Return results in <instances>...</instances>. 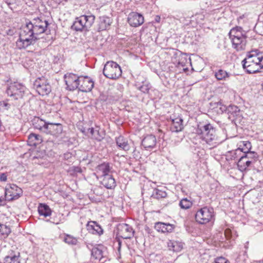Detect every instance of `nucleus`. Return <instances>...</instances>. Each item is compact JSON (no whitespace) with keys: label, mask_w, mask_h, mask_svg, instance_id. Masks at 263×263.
<instances>
[{"label":"nucleus","mask_w":263,"mask_h":263,"mask_svg":"<svg viewBox=\"0 0 263 263\" xmlns=\"http://www.w3.org/2000/svg\"><path fill=\"white\" fill-rule=\"evenodd\" d=\"M49 24L43 17L34 18L21 29L18 39L16 42V46L19 49H25L33 45L37 39L36 35L44 33Z\"/></svg>","instance_id":"1"},{"label":"nucleus","mask_w":263,"mask_h":263,"mask_svg":"<svg viewBox=\"0 0 263 263\" xmlns=\"http://www.w3.org/2000/svg\"><path fill=\"white\" fill-rule=\"evenodd\" d=\"M196 132L202 144L206 145V147L210 149L216 147L221 142L215 128L211 124L198 125Z\"/></svg>","instance_id":"2"},{"label":"nucleus","mask_w":263,"mask_h":263,"mask_svg":"<svg viewBox=\"0 0 263 263\" xmlns=\"http://www.w3.org/2000/svg\"><path fill=\"white\" fill-rule=\"evenodd\" d=\"M243 69L248 73L259 72L263 68V52L252 51L247 54L246 58L242 61Z\"/></svg>","instance_id":"3"},{"label":"nucleus","mask_w":263,"mask_h":263,"mask_svg":"<svg viewBox=\"0 0 263 263\" xmlns=\"http://www.w3.org/2000/svg\"><path fill=\"white\" fill-rule=\"evenodd\" d=\"M232 47L237 51L245 50L247 45L246 32L241 27L236 26L231 29L229 33Z\"/></svg>","instance_id":"4"},{"label":"nucleus","mask_w":263,"mask_h":263,"mask_svg":"<svg viewBox=\"0 0 263 263\" xmlns=\"http://www.w3.org/2000/svg\"><path fill=\"white\" fill-rule=\"evenodd\" d=\"M215 217L214 209L210 206H205L197 211L195 219L198 223L205 224L209 222H213L215 220Z\"/></svg>","instance_id":"5"},{"label":"nucleus","mask_w":263,"mask_h":263,"mask_svg":"<svg viewBox=\"0 0 263 263\" xmlns=\"http://www.w3.org/2000/svg\"><path fill=\"white\" fill-rule=\"evenodd\" d=\"M27 88L25 85L18 82L10 83L7 86L6 93L12 99L17 100L23 98Z\"/></svg>","instance_id":"6"},{"label":"nucleus","mask_w":263,"mask_h":263,"mask_svg":"<svg viewBox=\"0 0 263 263\" xmlns=\"http://www.w3.org/2000/svg\"><path fill=\"white\" fill-rule=\"evenodd\" d=\"M103 73L105 77L110 79H116L122 74L120 66L114 61H108L104 66Z\"/></svg>","instance_id":"7"},{"label":"nucleus","mask_w":263,"mask_h":263,"mask_svg":"<svg viewBox=\"0 0 263 263\" xmlns=\"http://www.w3.org/2000/svg\"><path fill=\"white\" fill-rule=\"evenodd\" d=\"M33 86L38 93L43 96L48 95L51 91V85L44 77L36 79Z\"/></svg>","instance_id":"8"},{"label":"nucleus","mask_w":263,"mask_h":263,"mask_svg":"<svg viewBox=\"0 0 263 263\" xmlns=\"http://www.w3.org/2000/svg\"><path fill=\"white\" fill-rule=\"evenodd\" d=\"M22 194V189L14 184H8L5 187V196L8 200L17 199Z\"/></svg>","instance_id":"9"},{"label":"nucleus","mask_w":263,"mask_h":263,"mask_svg":"<svg viewBox=\"0 0 263 263\" xmlns=\"http://www.w3.org/2000/svg\"><path fill=\"white\" fill-rule=\"evenodd\" d=\"M81 76L79 77L72 73L65 74L64 80L67 88L69 90H74L78 88L81 82Z\"/></svg>","instance_id":"10"},{"label":"nucleus","mask_w":263,"mask_h":263,"mask_svg":"<svg viewBox=\"0 0 263 263\" xmlns=\"http://www.w3.org/2000/svg\"><path fill=\"white\" fill-rule=\"evenodd\" d=\"M117 235L123 239H130L134 234L133 228L126 223H120L117 226Z\"/></svg>","instance_id":"11"},{"label":"nucleus","mask_w":263,"mask_h":263,"mask_svg":"<svg viewBox=\"0 0 263 263\" xmlns=\"http://www.w3.org/2000/svg\"><path fill=\"white\" fill-rule=\"evenodd\" d=\"M143 16L138 13L132 12L128 15L127 21L132 27H137L144 23Z\"/></svg>","instance_id":"12"},{"label":"nucleus","mask_w":263,"mask_h":263,"mask_svg":"<svg viewBox=\"0 0 263 263\" xmlns=\"http://www.w3.org/2000/svg\"><path fill=\"white\" fill-rule=\"evenodd\" d=\"M62 131L63 127L61 124L48 122L44 133L58 137L62 133Z\"/></svg>","instance_id":"13"},{"label":"nucleus","mask_w":263,"mask_h":263,"mask_svg":"<svg viewBox=\"0 0 263 263\" xmlns=\"http://www.w3.org/2000/svg\"><path fill=\"white\" fill-rule=\"evenodd\" d=\"M171 121L170 129L172 132L178 133L183 128V120L180 116L175 118V116L170 117Z\"/></svg>","instance_id":"14"},{"label":"nucleus","mask_w":263,"mask_h":263,"mask_svg":"<svg viewBox=\"0 0 263 263\" xmlns=\"http://www.w3.org/2000/svg\"><path fill=\"white\" fill-rule=\"evenodd\" d=\"M81 82L80 85V90L83 92L90 91L94 86V83L88 77L81 78Z\"/></svg>","instance_id":"15"},{"label":"nucleus","mask_w":263,"mask_h":263,"mask_svg":"<svg viewBox=\"0 0 263 263\" xmlns=\"http://www.w3.org/2000/svg\"><path fill=\"white\" fill-rule=\"evenodd\" d=\"M102 185L107 189H114L116 186V182L113 176L110 174L100 178Z\"/></svg>","instance_id":"16"},{"label":"nucleus","mask_w":263,"mask_h":263,"mask_svg":"<svg viewBox=\"0 0 263 263\" xmlns=\"http://www.w3.org/2000/svg\"><path fill=\"white\" fill-rule=\"evenodd\" d=\"M154 228L159 232L163 233H171L173 231L175 226L174 225L168 223L157 222L155 223Z\"/></svg>","instance_id":"17"},{"label":"nucleus","mask_w":263,"mask_h":263,"mask_svg":"<svg viewBox=\"0 0 263 263\" xmlns=\"http://www.w3.org/2000/svg\"><path fill=\"white\" fill-rule=\"evenodd\" d=\"M157 140L155 136L153 135H147L144 137L142 141V145L144 148L148 150L155 147Z\"/></svg>","instance_id":"18"},{"label":"nucleus","mask_w":263,"mask_h":263,"mask_svg":"<svg viewBox=\"0 0 263 263\" xmlns=\"http://www.w3.org/2000/svg\"><path fill=\"white\" fill-rule=\"evenodd\" d=\"M106 249V248L102 245H98L94 247L91 250L92 257L96 259L100 260L105 257Z\"/></svg>","instance_id":"19"},{"label":"nucleus","mask_w":263,"mask_h":263,"mask_svg":"<svg viewBox=\"0 0 263 263\" xmlns=\"http://www.w3.org/2000/svg\"><path fill=\"white\" fill-rule=\"evenodd\" d=\"M112 167L109 163H103L97 167V173L99 178L111 174Z\"/></svg>","instance_id":"20"},{"label":"nucleus","mask_w":263,"mask_h":263,"mask_svg":"<svg viewBox=\"0 0 263 263\" xmlns=\"http://www.w3.org/2000/svg\"><path fill=\"white\" fill-rule=\"evenodd\" d=\"M116 142L118 147L124 151H128L130 149V146L127 138L123 136H119L116 138Z\"/></svg>","instance_id":"21"},{"label":"nucleus","mask_w":263,"mask_h":263,"mask_svg":"<svg viewBox=\"0 0 263 263\" xmlns=\"http://www.w3.org/2000/svg\"><path fill=\"white\" fill-rule=\"evenodd\" d=\"M87 229L90 233L101 235L103 234V230L96 221H91L87 224Z\"/></svg>","instance_id":"22"},{"label":"nucleus","mask_w":263,"mask_h":263,"mask_svg":"<svg viewBox=\"0 0 263 263\" xmlns=\"http://www.w3.org/2000/svg\"><path fill=\"white\" fill-rule=\"evenodd\" d=\"M112 23L110 17L106 16H102L99 17L98 30L99 31L107 29Z\"/></svg>","instance_id":"23"},{"label":"nucleus","mask_w":263,"mask_h":263,"mask_svg":"<svg viewBox=\"0 0 263 263\" xmlns=\"http://www.w3.org/2000/svg\"><path fill=\"white\" fill-rule=\"evenodd\" d=\"M86 24L84 22L82 15L76 18L71 28L77 31H88L87 29L85 28Z\"/></svg>","instance_id":"24"},{"label":"nucleus","mask_w":263,"mask_h":263,"mask_svg":"<svg viewBox=\"0 0 263 263\" xmlns=\"http://www.w3.org/2000/svg\"><path fill=\"white\" fill-rule=\"evenodd\" d=\"M32 125L35 129L45 133L48 122L42 120L39 117H35L32 120Z\"/></svg>","instance_id":"25"},{"label":"nucleus","mask_w":263,"mask_h":263,"mask_svg":"<svg viewBox=\"0 0 263 263\" xmlns=\"http://www.w3.org/2000/svg\"><path fill=\"white\" fill-rule=\"evenodd\" d=\"M252 164V161L247 159L243 154L241 155L237 162V166L241 172L246 171Z\"/></svg>","instance_id":"26"},{"label":"nucleus","mask_w":263,"mask_h":263,"mask_svg":"<svg viewBox=\"0 0 263 263\" xmlns=\"http://www.w3.org/2000/svg\"><path fill=\"white\" fill-rule=\"evenodd\" d=\"M42 141V139L41 136L32 133L30 134L28 138V144L30 146H36L37 144L41 143Z\"/></svg>","instance_id":"27"},{"label":"nucleus","mask_w":263,"mask_h":263,"mask_svg":"<svg viewBox=\"0 0 263 263\" xmlns=\"http://www.w3.org/2000/svg\"><path fill=\"white\" fill-rule=\"evenodd\" d=\"M242 155L241 150L239 147L235 150L228 152L226 154V159L228 161L237 159Z\"/></svg>","instance_id":"28"},{"label":"nucleus","mask_w":263,"mask_h":263,"mask_svg":"<svg viewBox=\"0 0 263 263\" xmlns=\"http://www.w3.org/2000/svg\"><path fill=\"white\" fill-rule=\"evenodd\" d=\"M38 212L40 216L45 217L49 216L51 214V210L49 206L45 203H40L38 206Z\"/></svg>","instance_id":"29"},{"label":"nucleus","mask_w":263,"mask_h":263,"mask_svg":"<svg viewBox=\"0 0 263 263\" xmlns=\"http://www.w3.org/2000/svg\"><path fill=\"white\" fill-rule=\"evenodd\" d=\"M167 245L168 250L173 252H179L182 249L181 243L176 241L168 240Z\"/></svg>","instance_id":"30"},{"label":"nucleus","mask_w":263,"mask_h":263,"mask_svg":"<svg viewBox=\"0 0 263 263\" xmlns=\"http://www.w3.org/2000/svg\"><path fill=\"white\" fill-rule=\"evenodd\" d=\"M84 22L86 24L85 28L87 29L88 31L91 28L95 20V16L90 14L89 15H82Z\"/></svg>","instance_id":"31"},{"label":"nucleus","mask_w":263,"mask_h":263,"mask_svg":"<svg viewBox=\"0 0 263 263\" xmlns=\"http://www.w3.org/2000/svg\"><path fill=\"white\" fill-rule=\"evenodd\" d=\"M4 263H21L20 253L17 252L14 255H10L5 257Z\"/></svg>","instance_id":"32"},{"label":"nucleus","mask_w":263,"mask_h":263,"mask_svg":"<svg viewBox=\"0 0 263 263\" xmlns=\"http://www.w3.org/2000/svg\"><path fill=\"white\" fill-rule=\"evenodd\" d=\"M206 12L202 11L199 13H196L191 17V21H195L198 24H201L204 21Z\"/></svg>","instance_id":"33"},{"label":"nucleus","mask_w":263,"mask_h":263,"mask_svg":"<svg viewBox=\"0 0 263 263\" xmlns=\"http://www.w3.org/2000/svg\"><path fill=\"white\" fill-rule=\"evenodd\" d=\"M230 74L222 69H219L215 72V77L218 80H226Z\"/></svg>","instance_id":"34"},{"label":"nucleus","mask_w":263,"mask_h":263,"mask_svg":"<svg viewBox=\"0 0 263 263\" xmlns=\"http://www.w3.org/2000/svg\"><path fill=\"white\" fill-rule=\"evenodd\" d=\"M239 109L237 106L229 105L228 107L227 113L229 115V117H237L239 113Z\"/></svg>","instance_id":"35"},{"label":"nucleus","mask_w":263,"mask_h":263,"mask_svg":"<svg viewBox=\"0 0 263 263\" xmlns=\"http://www.w3.org/2000/svg\"><path fill=\"white\" fill-rule=\"evenodd\" d=\"M166 196L167 193L165 191L158 189H155L152 195V197L158 199L165 198Z\"/></svg>","instance_id":"36"},{"label":"nucleus","mask_w":263,"mask_h":263,"mask_svg":"<svg viewBox=\"0 0 263 263\" xmlns=\"http://www.w3.org/2000/svg\"><path fill=\"white\" fill-rule=\"evenodd\" d=\"M243 155L246 157L248 160L252 161V164L254 163L258 158L257 154L253 151L246 152L243 153Z\"/></svg>","instance_id":"37"},{"label":"nucleus","mask_w":263,"mask_h":263,"mask_svg":"<svg viewBox=\"0 0 263 263\" xmlns=\"http://www.w3.org/2000/svg\"><path fill=\"white\" fill-rule=\"evenodd\" d=\"M179 205L182 209H188L192 206V202L186 198H185L180 201Z\"/></svg>","instance_id":"38"},{"label":"nucleus","mask_w":263,"mask_h":263,"mask_svg":"<svg viewBox=\"0 0 263 263\" xmlns=\"http://www.w3.org/2000/svg\"><path fill=\"white\" fill-rule=\"evenodd\" d=\"M228 107L222 104L221 102H218L216 103L215 109L217 114H221L224 112L227 111Z\"/></svg>","instance_id":"39"},{"label":"nucleus","mask_w":263,"mask_h":263,"mask_svg":"<svg viewBox=\"0 0 263 263\" xmlns=\"http://www.w3.org/2000/svg\"><path fill=\"white\" fill-rule=\"evenodd\" d=\"M10 232L11 230L9 227L0 223V235L6 237L7 236Z\"/></svg>","instance_id":"40"},{"label":"nucleus","mask_w":263,"mask_h":263,"mask_svg":"<svg viewBox=\"0 0 263 263\" xmlns=\"http://www.w3.org/2000/svg\"><path fill=\"white\" fill-rule=\"evenodd\" d=\"M64 240L68 245H75L78 242V240L76 238L68 234L65 235Z\"/></svg>","instance_id":"41"},{"label":"nucleus","mask_w":263,"mask_h":263,"mask_svg":"<svg viewBox=\"0 0 263 263\" xmlns=\"http://www.w3.org/2000/svg\"><path fill=\"white\" fill-rule=\"evenodd\" d=\"M242 144L243 147L240 148V149L241 150V153L243 152V153H246V152H250V149L251 148V143L248 141H241L240 142V146H241Z\"/></svg>","instance_id":"42"},{"label":"nucleus","mask_w":263,"mask_h":263,"mask_svg":"<svg viewBox=\"0 0 263 263\" xmlns=\"http://www.w3.org/2000/svg\"><path fill=\"white\" fill-rule=\"evenodd\" d=\"M187 61V59L185 55H181L179 57L178 62L177 63V66L178 67H182L183 69L185 70L186 68H184L185 66L186 63Z\"/></svg>","instance_id":"43"},{"label":"nucleus","mask_w":263,"mask_h":263,"mask_svg":"<svg viewBox=\"0 0 263 263\" xmlns=\"http://www.w3.org/2000/svg\"><path fill=\"white\" fill-rule=\"evenodd\" d=\"M151 88V86L149 83H143L140 87L139 89L143 93H148Z\"/></svg>","instance_id":"44"},{"label":"nucleus","mask_w":263,"mask_h":263,"mask_svg":"<svg viewBox=\"0 0 263 263\" xmlns=\"http://www.w3.org/2000/svg\"><path fill=\"white\" fill-rule=\"evenodd\" d=\"M88 132L90 133L92 137H93V138H95L96 140L100 141L103 138V136H96L95 134V130L93 127L89 128L88 129Z\"/></svg>","instance_id":"45"},{"label":"nucleus","mask_w":263,"mask_h":263,"mask_svg":"<svg viewBox=\"0 0 263 263\" xmlns=\"http://www.w3.org/2000/svg\"><path fill=\"white\" fill-rule=\"evenodd\" d=\"M10 104L8 103L6 101L0 102V111L4 110H8L10 108Z\"/></svg>","instance_id":"46"},{"label":"nucleus","mask_w":263,"mask_h":263,"mask_svg":"<svg viewBox=\"0 0 263 263\" xmlns=\"http://www.w3.org/2000/svg\"><path fill=\"white\" fill-rule=\"evenodd\" d=\"M215 263H230L228 260L223 257L217 258L215 260Z\"/></svg>","instance_id":"47"},{"label":"nucleus","mask_w":263,"mask_h":263,"mask_svg":"<svg viewBox=\"0 0 263 263\" xmlns=\"http://www.w3.org/2000/svg\"><path fill=\"white\" fill-rule=\"evenodd\" d=\"M231 231L229 229H227L224 231V234L227 239L231 237Z\"/></svg>","instance_id":"48"},{"label":"nucleus","mask_w":263,"mask_h":263,"mask_svg":"<svg viewBox=\"0 0 263 263\" xmlns=\"http://www.w3.org/2000/svg\"><path fill=\"white\" fill-rule=\"evenodd\" d=\"M7 179V176L6 174L2 173L0 174V180L1 181H6Z\"/></svg>","instance_id":"49"},{"label":"nucleus","mask_w":263,"mask_h":263,"mask_svg":"<svg viewBox=\"0 0 263 263\" xmlns=\"http://www.w3.org/2000/svg\"><path fill=\"white\" fill-rule=\"evenodd\" d=\"M161 18L159 15H156L155 17V22L156 23H159L160 21Z\"/></svg>","instance_id":"50"},{"label":"nucleus","mask_w":263,"mask_h":263,"mask_svg":"<svg viewBox=\"0 0 263 263\" xmlns=\"http://www.w3.org/2000/svg\"><path fill=\"white\" fill-rule=\"evenodd\" d=\"M95 134L96 136H101L98 129H96Z\"/></svg>","instance_id":"51"},{"label":"nucleus","mask_w":263,"mask_h":263,"mask_svg":"<svg viewBox=\"0 0 263 263\" xmlns=\"http://www.w3.org/2000/svg\"><path fill=\"white\" fill-rule=\"evenodd\" d=\"M118 245H119L118 250H119L120 249L121 246V241L120 240H118Z\"/></svg>","instance_id":"52"},{"label":"nucleus","mask_w":263,"mask_h":263,"mask_svg":"<svg viewBox=\"0 0 263 263\" xmlns=\"http://www.w3.org/2000/svg\"><path fill=\"white\" fill-rule=\"evenodd\" d=\"M37 158H38V157L37 156H35L33 157V160H35V159H36Z\"/></svg>","instance_id":"53"},{"label":"nucleus","mask_w":263,"mask_h":263,"mask_svg":"<svg viewBox=\"0 0 263 263\" xmlns=\"http://www.w3.org/2000/svg\"><path fill=\"white\" fill-rule=\"evenodd\" d=\"M242 18V17H241V16L239 17V18H238V21H239V20H241Z\"/></svg>","instance_id":"54"},{"label":"nucleus","mask_w":263,"mask_h":263,"mask_svg":"<svg viewBox=\"0 0 263 263\" xmlns=\"http://www.w3.org/2000/svg\"><path fill=\"white\" fill-rule=\"evenodd\" d=\"M54 223H55L56 224H59V222H54Z\"/></svg>","instance_id":"55"},{"label":"nucleus","mask_w":263,"mask_h":263,"mask_svg":"<svg viewBox=\"0 0 263 263\" xmlns=\"http://www.w3.org/2000/svg\"><path fill=\"white\" fill-rule=\"evenodd\" d=\"M247 247H248V245H245V248L247 249Z\"/></svg>","instance_id":"56"},{"label":"nucleus","mask_w":263,"mask_h":263,"mask_svg":"<svg viewBox=\"0 0 263 263\" xmlns=\"http://www.w3.org/2000/svg\"><path fill=\"white\" fill-rule=\"evenodd\" d=\"M12 33H10L9 32L7 33V34H12Z\"/></svg>","instance_id":"57"},{"label":"nucleus","mask_w":263,"mask_h":263,"mask_svg":"<svg viewBox=\"0 0 263 263\" xmlns=\"http://www.w3.org/2000/svg\"><path fill=\"white\" fill-rule=\"evenodd\" d=\"M11 32V30H9V33H10Z\"/></svg>","instance_id":"58"},{"label":"nucleus","mask_w":263,"mask_h":263,"mask_svg":"<svg viewBox=\"0 0 263 263\" xmlns=\"http://www.w3.org/2000/svg\"><path fill=\"white\" fill-rule=\"evenodd\" d=\"M11 32V30H9V33H10Z\"/></svg>","instance_id":"59"}]
</instances>
